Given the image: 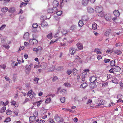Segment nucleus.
<instances>
[{
  "instance_id": "obj_44",
  "label": "nucleus",
  "mask_w": 123,
  "mask_h": 123,
  "mask_svg": "<svg viewBox=\"0 0 123 123\" xmlns=\"http://www.w3.org/2000/svg\"><path fill=\"white\" fill-rule=\"evenodd\" d=\"M6 107L5 106H4L1 109V110H0V111L1 112V113H2L3 112H4L6 110Z\"/></svg>"
},
{
  "instance_id": "obj_17",
  "label": "nucleus",
  "mask_w": 123,
  "mask_h": 123,
  "mask_svg": "<svg viewBox=\"0 0 123 123\" xmlns=\"http://www.w3.org/2000/svg\"><path fill=\"white\" fill-rule=\"evenodd\" d=\"M114 15L116 17H118L120 15V13L117 10H116L113 12Z\"/></svg>"
},
{
  "instance_id": "obj_64",
  "label": "nucleus",
  "mask_w": 123,
  "mask_h": 123,
  "mask_svg": "<svg viewBox=\"0 0 123 123\" xmlns=\"http://www.w3.org/2000/svg\"><path fill=\"white\" fill-rule=\"evenodd\" d=\"M92 103V100L91 99H90L87 101V103L89 104H91Z\"/></svg>"
},
{
  "instance_id": "obj_19",
  "label": "nucleus",
  "mask_w": 123,
  "mask_h": 123,
  "mask_svg": "<svg viewBox=\"0 0 123 123\" xmlns=\"http://www.w3.org/2000/svg\"><path fill=\"white\" fill-rule=\"evenodd\" d=\"M41 26L43 27L47 26L48 25L47 23L45 21H41Z\"/></svg>"
},
{
  "instance_id": "obj_60",
  "label": "nucleus",
  "mask_w": 123,
  "mask_h": 123,
  "mask_svg": "<svg viewBox=\"0 0 123 123\" xmlns=\"http://www.w3.org/2000/svg\"><path fill=\"white\" fill-rule=\"evenodd\" d=\"M104 61L105 63L108 62L110 61V60L109 59H105L104 60Z\"/></svg>"
},
{
  "instance_id": "obj_43",
  "label": "nucleus",
  "mask_w": 123,
  "mask_h": 123,
  "mask_svg": "<svg viewBox=\"0 0 123 123\" xmlns=\"http://www.w3.org/2000/svg\"><path fill=\"white\" fill-rule=\"evenodd\" d=\"M63 69V67L62 66H60L58 67L57 68H56V70H58L60 71L62 70Z\"/></svg>"
},
{
  "instance_id": "obj_23",
  "label": "nucleus",
  "mask_w": 123,
  "mask_h": 123,
  "mask_svg": "<svg viewBox=\"0 0 123 123\" xmlns=\"http://www.w3.org/2000/svg\"><path fill=\"white\" fill-rule=\"evenodd\" d=\"M62 41H63V42L64 43H70L72 42H69L66 38H64L63 40H62Z\"/></svg>"
},
{
  "instance_id": "obj_3",
  "label": "nucleus",
  "mask_w": 123,
  "mask_h": 123,
  "mask_svg": "<svg viewBox=\"0 0 123 123\" xmlns=\"http://www.w3.org/2000/svg\"><path fill=\"white\" fill-rule=\"evenodd\" d=\"M76 51V49L73 47L69 49V53L72 55H74Z\"/></svg>"
},
{
  "instance_id": "obj_33",
  "label": "nucleus",
  "mask_w": 123,
  "mask_h": 123,
  "mask_svg": "<svg viewBox=\"0 0 123 123\" xmlns=\"http://www.w3.org/2000/svg\"><path fill=\"white\" fill-rule=\"evenodd\" d=\"M35 94L34 92H33L32 94H30L29 96L30 98H33L35 96Z\"/></svg>"
},
{
  "instance_id": "obj_32",
  "label": "nucleus",
  "mask_w": 123,
  "mask_h": 123,
  "mask_svg": "<svg viewBox=\"0 0 123 123\" xmlns=\"http://www.w3.org/2000/svg\"><path fill=\"white\" fill-rule=\"evenodd\" d=\"M78 25L80 27L82 26L83 25V22L81 20H80L78 23Z\"/></svg>"
},
{
  "instance_id": "obj_46",
  "label": "nucleus",
  "mask_w": 123,
  "mask_h": 123,
  "mask_svg": "<svg viewBox=\"0 0 123 123\" xmlns=\"http://www.w3.org/2000/svg\"><path fill=\"white\" fill-rule=\"evenodd\" d=\"M108 83L107 82H105V83H103L102 84V86L105 87L108 86Z\"/></svg>"
},
{
  "instance_id": "obj_42",
  "label": "nucleus",
  "mask_w": 123,
  "mask_h": 123,
  "mask_svg": "<svg viewBox=\"0 0 123 123\" xmlns=\"http://www.w3.org/2000/svg\"><path fill=\"white\" fill-rule=\"evenodd\" d=\"M62 34V35H65L66 34L68 31L66 30L63 29L61 32Z\"/></svg>"
},
{
  "instance_id": "obj_30",
  "label": "nucleus",
  "mask_w": 123,
  "mask_h": 123,
  "mask_svg": "<svg viewBox=\"0 0 123 123\" xmlns=\"http://www.w3.org/2000/svg\"><path fill=\"white\" fill-rule=\"evenodd\" d=\"M47 37L49 39H51L52 38V33H51L49 34L47 36Z\"/></svg>"
},
{
  "instance_id": "obj_18",
  "label": "nucleus",
  "mask_w": 123,
  "mask_h": 123,
  "mask_svg": "<svg viewBox=\"0 0 123 123\" xmlns=\"http://www.w3.org/2000/svg\"><path fill=\"white\" fill-rule=\"evenodd\" d=\"M94 52H95L97 54H100L102 53V52L100 51V49L98 48L95 49L94 50Z\"/></svg>"
},
{
  "instance_id": "obj_13",
  "label": "nucleus",
  "mask_w": 123,
  "mask_h": 123,
  "mask_svg": "<svg viewBox=\"0 0 123 123\" xmlns=\"http://www.w3.org/2000/svg\"><path fill=\"white\" fill-rule=\"evenodd\" d=\"M89 2V0H82V3L83 5L86 6L87 5Z\"/></svg>"
},
{
  "instance_id": "obj_57",
  "label": "nucleus",
  "mask_w": 123,
  "mask_h": 123,
  "mask_svg": "<svg viewBox=\"0 0 123 123\" xmlns=\"http://www.w3.org/2000/svg\"><path fill=\"white\" fill-rule=\"evenodd\" d=\"M49 123H55L54 120L51 118H49Z\"/></svg>"
},
{
  "instance_id": "obj_38",
  "label": "nucleus",
  "mask_w": 123,
  "mask_h": 123,
  "mask_svg": "<svg viewBox=\"0 0 123 123\" xmlns=\"http://www.w3.org/2000/svg\"><path fill=\"white\" fill-rule=\"evenodd\" d=\"M65 98L64 97H62L60 98V100L61 102L63 103L65 101Z\"/></svg>"
},
{
  "instance_id": "obj_54",
  "label": "nucleus",
  "mask_w": 123,
  "mask_h": 123,
  "mask_svg": "<svg viewBox=\"0 0 123 123\" xmlns=\"http://www.w3.org/2000/svg\"><path fill=\"white\" fill-rule=\"evenodd\" d=\"M69 0H62V2L61 4V5L62 6V5H63V4L64 3L68 1Z\"/></svg>"
},
{
  "instance_id": "obj_34",
  "label": "nucleus",
  "mask_w": 123,
  "mask_h": 123,
  "mask_svg": "<svg viewBox=\"0 0 123 123\" xmlns=\"http://www.w3.org/2000/svg\"><path fill=\"white\" fill-rule=\"evenodd\" d=\"M46 17L45 16H42L40 18V19L42 20L41 21H45V20H46Z\"/></svg>"
},
{
  "instance_id": "obj_55",
  "label": "nucleus",
  "mask_w": 123,
  "mask_h": 123,
  "mask_svg": "<svg viewBox=\"0 0 123 123\" xmlns=\"http://www.w3.org/2000/svg\"><path fill=\"white\" fill-rule=\"evenodd\" d=\"M38 26L37 23H34L32 25V27L33 28H36Z\"/></svg>"
},
{
  "instance_id": "obj_16",
  "label": "nucleus",
  "mask_w": 123,
  "mask_h": 123,
  "mask_svg": "<svg viewBox=\"0 0 123 123\" xmlns=\"http://www.w3.org/2000/svg\"><path fill=\"white\" fill-rule=\"evenodd\" d=\"M113 52L114 53L117 55L121 54L122 53L120 50L118 49L115 50L113 51Z\"/></svg>"
},
{
  "instance_id": "obj_28",
  "label": "nucleus",
  "mask_w": 123,
  "mask_h": 123,
  "mask_svg": "<svg viewBox=\"0 0 123 123\" xmlns=\"http://www.w3.org/2000/svg\"><path fill=\"white\" fill-rule=\"evenodd\" d=\"M11 121V119L10 117L6 118L5 120L4 121V122L8 123L10 122Z\"/></svg>"
},
{
  "instance_id": "obj_12",
  "label": "nucleus",
  "mask_w": 123,
  "mask_h": 123,
  "mask_svg": "<svg viewBox=\"0 0 123 123\" xmlns=\"http://www.w3.org/2000/svg\"><path fill=\"white\" fill-rule=\"evenodd\" d=\"M113 69L114 71L118 72L120 71L121 68L118 66H115L114 67Z\"/></svg>"
},
{
  "instance_id": "obj_50",
  "label": "nucleus",
  "mask_w": 123,
  "mask_h": 123,
  "mask_svg": "<svg viewBox=\"0 0 123 123\" xmlns=\"http://www.w3.org/2000/svg\"><path fill=\"white\" fill-rule=\"evenodd\" d=\"M62 11H59L56 12V14L58 16L60 15L62 13Z\"/></svg>"
},
{
  "instance_id": "obj_62",
  "label": "nucleus",
  "mask_w": 123,
  "mask_h": 123,
  "mask_svg": "<svg viewBox=\"0 0 123 123\" xmlns=\"http://www.w3.org/2000/svg\"><path fill=\"white\" fill-rule=\"evenodd\" d=\"M115 105V104L114 103H113L112 102H111L110 104H109V107H111L113 106L114 105Z\"/></svg>"
},
{
  "instance_id": "obj_49",
  "label": "nucleus",
  "mask_w": 123,
  "mask_h": 123,
  "mask_svg": "<svg viewBox=\"0 0 123 123\" xmlns=\"http://www.w3.org/2000/svg\"><path fill=\"white\" fill-rule=\"evenodd\" d=\"M14 113L15 114L16 116H18V113L19 112L18 110H16L14 111Z\"/></svg>"
},
{
  "instance_id": "obj_37",
  "label": "nucleus",
  "mask_w": 123,
  "mask_h": 123,
  "mask_svg": "<svg viewBox=\"0 0 123 123\" xmlns=\"http://www.w3.org/2000/svg\"><path fill=\"white\" fill-rule=\"evenodd\" d=\"M25 68L28 70L31 71V66L30 65H27L26 66Z\"/></svg>"
},
{
  "instance_id": "obj_41",
  "label": "nucleus",
  "mask_w": 123,
  "mask_h": 123,
  "mask_svg": "<svg viewBox=\"0 0 123 123\" xmlns=\"http://www.w3.org/2000/svg\"><path fill=\"white\" fill-rule=\"evenodd\" d=\"M110 63L111 66H114L115 65V61H111L110 62Z\"/></svg>"
},
{
  "instance_id": "obj_52",
  "label": "nucleus",
  "mask_w": 123,
  "mask_h": 123,
  "mask_svg": "<svg viewBox=\"0 0 123 123\" xmlns=\"http://www.w3.org/2000/svg\"><path fill=\"white\" fill-rule=\"evenodd\" d=\"M72 73V71L70 69H69L67 70V73L68 75H69Z\"/></svg>"
},
{
  "instance_id": "obj_61",
  "label": "nucleus",
  "mask_w": 123,
  "mask_h": 123,
  "mask_svg": "<svg viewBox=\"0 0 123 123\" xmlns=\"http://www.w3.org/2000/svg\"><path fill=\"white\" fill-rule=\"evenodd\" d=\"M33 93L32 91V90H30L28 91V93L27 94V95L28 96L30 94H32Z\"/></svg>"
},
{
  "instance_id": "obj_14",
  "label": "nucleus",
  "mask_w": 123,
  "mask_h": 123,
  "mask_svg": "<svg viewBox=\"0 0 123 123\" xmlns=\"http://www.w3.org/2000/svg\"><path fill=\"white\" fill-rule=\"evenodd\" d=\"M99 27L98 25L96 23H94L92 24V28L94 30H96L97 29V26Z\"/></svg>"
},
{
  "instance_id": "obj_31",
  "label": "nucleus",
  "mask_w": 123,
  "mask_h": 123,
  "mask_svg": "<svg viewBox=\"0 0 123 123\" xmlns=\"http://www.w3.org/2000/svg\"><path fill=\"white\" fill-rule=\"evenodd\" d=\"M75 59L77 61H79L80 59V57L79 56L77 55H75Z\"/></svg>"
},
{
  "instance_id": "obj_11",
  "label": "nucleus",
  "mask_w": 123,
  "mask_h": 123,
  "mask_svg": "<svg viewBox=\"0 0 123 123\" xmlns=\"http://www.w3.org/2000/svg\"><path fill=\"white\" fill-rule=\"evenodd\" d=\"M97 78L95 76H92L90 78V80L91 82H93L96 81Z\"/></svg>"
},
{
  "instance_id": "obj_22",
  "label": "nucleus",
  "mask_w": 123,
  "mask_h": 123,
  "mask_svg": "<svg viewBox=\"0 0 123 123\" xmlns=\"http://www.w3.org/2000/svg\"><path fill=\"white\" fill-rule=\"evenodd\" d=\"M15 11V9L14 7H11L9 10V12L10 13H13Z\"/></svg>"
},
{
  "instance_id": "obj_63",
  "label": "nucleus",
  "mask_w": 123,
  "mask_h": 123,
  "mask_svg": "<svg viewBox=\"0 0 123 123\" xmlns=\"http://www.w3.org/2000/svg\"><path fill=\"white\" fill-rule=\"evenodd\" d=\"M119 84L122 89L123 88V83L122 81H120L119 82Z\"/></svg>"
},
{
  "instance_id": "obj_7",
  "label": "nucleus",
  "mask_w": 123,
  "mask_h": 123,
  "mask_svg": "<svg viewBox=\"0 0 123 123\" xmlns=\"http://www.w3.org/2000/svg\"><path fill=\"white\" fill-rule=\"evenodd\" d=\"M29 34L28 32H27L25 33L23 37L24 39L26 41H28L29 40Z\"/></svg>"
},
{
  "instance_id": "obj_25",
  "label": "nucleus",
  "mask_w": 123,
  "mask_h": 123,
  "mask_svg": "<svg viewBox=\"0 0 123 123\" xmlns=\"http://www.w3.org/2000/svg\"><path fill=\"white\" fill-rule=\"evenodd\" d=\"M87 10L88 12L90 13H92L94 12V9L91 7H89Z\"/></svg>"
},
{
  "instance_id": "obj_5",
  "label": "nucleus",
  "mask_w": 123,
  "mask_h": 123,
  "mask_svg": "<svg viewBox=\"0 0 123 123\" xmlns=\"http://www.w3.org/2000/svg\"><path fill=\"white\" fill-rule=\"evenodd\" d=\"M57 8H49L48 10V12L49 13H51L55 12L57 10Z\"/></svg>"
},
{
  "instance_id": "obj_48",
  "label": "nucleus",
  "mask_w": 123,
  "mask_h": 123,
  "mask_svg": "<svg viewBox=\"0 0 123 123\" xmlns=\"http://www.w3.org/2000/svg\"><path fill=\"white\" fill-rule=\"evenodd\" d=\"M51 101L50 98H47L45 102L46 103H48Z\"/></svg>"
},
{
  "instance_id": "obj_53",
  "label": "nucleus",
  "mask_w": 123,
  "mask_h": 123,
  "mask_svg": "<svg viewBox=\"0 0 123 123\" xmlns=\"http://www.w3.org/2000/svg\"><path fill=\"white\" fill-rule=\"evenodd\" d=\"M27 4V3H25L23 2H22L20 6V7H22V6H23V5L24 4V6H25Z\"/></svg>"
},
{
  "instance_id": "obj_2",
  "label": "nucleus",
  "mask_w": 123,
  "mask_h": 123,
  "mask_svg": "<svg viewBox=\"0 0 123 123\" xmlns=\"http://www.w3.org/2000/svg\"><path fill=\"white\" fill-rule=\"evenodd\" d=\"M54 119L58 123H59L60 122H63L64 119L62 117H60L58 115H55L54 117Z\"/></svg>"
},
{
  "instance_id": "obj_36",
  "label": "nucleus",
  "mask_w": 123,
  "mask_h": 123,
  "mask_svg": "<svg viewBox=\"0 0 123 123\" xmlns=\"http://www.w3.org/2000/svg\"><path fill=\"white\" fill-rule=\"evenodd\" d=\"M3 46L8 50L9 49L10 47L9 45H8L5 44L3 45Z\"/></svg>"
},
{
  "instance_id": "obj_58",
  "label": "nucleus",
  "mask_w": 123,
  "mask_h": 123,
  "mask_svg": "<svg viewBox=\"0 0 123 123\" xmlns=\"http://www.w3.org/2000/svg\"><path fill=\"white\" fill-rule=\"evenodd\" d=\"M66 90L65 89H63L62 90H61L60 91V92L61 93H62V94H64V93H66Z\"/></svg>"
},
{
  "instance_id": "obj_47",
  "label": "nucleus",
  "mask_w": 123,
  "mask_h": 123,
  "mask_svg": "<svg viewBox=\"0 0 123 123\" xmlns=\"http://www.w3.org/2000/svg\"><path fill=\"white\" fill-rule=\"evenodd\" d=\"M41 102L42 101L40 100L39 101L37 102L36 103V104L37 106L38 107L40 106V105L41 104Z\"/></svg>"
},
{
  "instance_id": "obj_26",
  "label": "nucleus",
  "mask_w": 123,
  "mask_h": 123,
  "mask_svg": "<svg viewBox=\"0 0 123 123\" xmlns=\"http://www.w3.org/2000/svg\"><path fill=\"white\" fill-rule=\"evenodd\" d=\"M77 70L76 69H73V74L74 75H76L77 74Z\"/></svg>"
},
{
  "instance_id": "obj_39",
  "label": "nucleus",
  "mask_w": 123,
  "mask_h": 123,
  "mask_svg": "<svg viewBox=\"0 0 123 123\" xmlns=\"http://www.w3.org/2000/svg\"><path fill=\"white\" fill-rule=\"evenodd\" d=\"M113 51V50L112 49H109L107 50L106 51V52L107 53H109L111 54L112 53Z\"/></svg>"
},
{
  "instance_id": "obj_24",
  "label": "nucleus",
  "mask_w": 123,
  "mask_h": 123,
  "mask_svg": "<svg viewBox=\"0 0 123 123\" xmlns=\"http://www.w3.org/2000/svg\"><path fill=\"white\" fill-rule=\"evenodd\" d=\"M111 31V30L110 29H108L105 33V35L106 36H108Z\"/></svg>"
},
{
  "instance_id": "obj_51",
  "label": "nucleus",
  "mask_w": 123,
  "mask_h": 123,
  "mask_svg": "<svg viewBox=\"0 0 123 123\" xmlns=\"http://www.w3.org/2000/svg\"><path fill=\"white\" fill-rule=\"evenodd\" d=\"M6 26L5 25H2L0 27V30L3 29Z\"/></svg>"
},
{
  "instance_id": "obj_29",
  "label": "nucleus",
  "mask_w": 123,
  "mask_h": 123,
  "mask_svg": "<svg viewBox=\"0 0 123 123\" xmlns=\"http://www.w3.org/2000/svg\"><path fill=\"white\" fill-rule=\"evenodd\" d=\"M112 82L114 83L118 84V81L116 78H114L113 80H112Z\"/></svg>"
},
{
  "instance_id": "obj_8",
  "label": "nucleus",
  "mask_w": 123,
  "mask_h": 123,
  "mask_svg": "<svg viewBox=\"0 0 123 123\" xmlns=\"http://www.w3.org/2000/svg\"><path fill=\"white\" fill-rule=\"evenodd\" d=\"M103 10V8L101 7H99V6L97 7L95 9V11L97 13H98L101 12Z\"/></svg>"
},
{
  "instance_id": "obj_4",
  "label": "nucleus",
  "mask_w": 123,
  "mask_h": 123,
  "mask_svg": "<svg viewBox=\"0 0 123 123\" xmlns=\"http://www.w3.org/2000/svg\"><path fill=\"white\" fill-rule=\"evenodd\" d=\"M38 42L37 41L35 38L31 39L30 40V43L32 45L36 44H37Z\"/></svg>"
},
{
  "instance_id": "obj_21",
  "label": "nucleus",
  "mask_w": 123,
  "mask_h": 123,
  "mask_svg": "<svg viewBox=\"0 0 123 123\" xmlns=\"http://www.w3.org/2000/svg\"><path fill=\"white\" fill-rule=\"evenodd\" d=\"M87 86V83L86 82H84L82 83L80 86V87H82L83 88H85Z\"/></svg>"
},
{
  "instance_id": "obj_27",
  "label": "nucleus",
  "mask_w": 123,
  "mask_h": 123,
  "mask_svg": "<svg viewBox=\"0 0 123 123\" xmlns=\"http://www.w3.org/2000/svg\"><path fill=\"white\" fill-rule=\"evenodd\" d=\"M98 16L101 17H103L104 16V12L102 11L100 13H99L98 14Z\"/></svg>"
},
{
  "instance_id": "obj_56",
  "label": "nucleus",
  "mask_w": 123,
  "mask_h": 123,
  "mask_svg": "<svg viewBox=\"0 0 123 123\" xmlns=\"http://www.w3.org/2000/svg\"><path fill=\"white\" fill-rule=\"evenodd\" d=\"M58 79V78L56 76H54L53 78V81H54L57 80Z\"/></svg>"
},
{
  "instance_id": "obj_9",
  "label": "nucleus",
  "mask_w": 123,
  "mask_h": 123,
  "mask_svg": "<svg viewBox=\"0 0 123 123\" xmlns=\"http://www.w3.org/2000/svg\"><path fill=\"white\" fill-rule=\"evenodd\" d=\"M59 5V2L56 0H54L53 3V5L54 6L53 8H57V7Z\"/></svg>"
},
{
  "instance_id": "obj_20",
  "label": "nucleus",
  "mask_w": 123,
  "mask_h": 123,
  "mask_svg": "<svg viewBox=\"0 0 123 123\" xmlns=\"http://www.w3.org/2000/svg\"><path fill=\"white\" fill-rule=\"evenodd\" d=\"M1 10L2 12H5L8 11L9 10L7 7H6L2 8L1 9Z\"/></svg>"
},
{
  "instance_id": "obj_1",
  "label": "nucleus",
  "mask_w": 123,
  "mask_h": 123,
  "mask_svg": "<svg viewBox=\"0 0 123 123\" xmlns=\"http://www.w3.org/2000/svg\"><path fill=\"white\" fill-rule=\"evenodd\" d=\"M63 35L61 32H57L55 35V38L57 37L55 39V40L53 41L52 40H51L50 43V44H51L52 43L56 41L58 39H59Z\"/></svg>"
},
{
  "instance_id": "obj_59",
  "label": "nucleus",
  "mask_w": 123,
  "mask_h": 123,
  "mask_svg": "<svg viewBox=\"0 0 123 123\" xmlns=\"http://www.w3.org/2000/svg\"><path fill=\"white\" fill-rule=\"evenodd\" d=\"M103 101H102V102H100L99 101H98V103H96L97 105L100 106L103 105Z\"/></svg>"
},
{
  "instance_id": "obj_35",
  "label": "nucleus",
  "mask_w": 123,
  "mask_h": 123,
  "mask_svg": "<svg viewBox=\"0 0 123 123\" xmlns=\"http://www.w3.org/2000/svg\"><path fill=\"white\" fill-rule=\"evenodd\" d=\"M63 85L67 87H69L70 86V84L68 82H66L63 84Z\"/></svg>"
},
{
  "instance_id": "obj_10",
  "label": "nucleus",
  "mask_w": 123,
  "mask_h": 123,
  "mask_svg": "<svg viewBox=\"0 0 123 123\" xmlns=\"http://www.w3.org/2000/svg\"><path fill=\"white\" fill-rule=\"evenodd\" d=\"M34 116H31L29 118L30 121L31 123L36 120V116L34 114Z\"/></svg>"
},
{
  "instance_id": "obj_45",
  "label": "nucleus",
  "mask_w": 123,
  "mask_h": 123,
  "mask_svg": "<svg viewBox=\"0 0 123 123\" xmlns=\"http://www.w3.org/2000/svg\"><path fill=\"white\" fill-rule=\"evenodd\" d=\"M11 105H13V106H14L15 105L16 102L14 100H12L11 101Z\"/></svg>"
},
{
  "instance_id": "obj_15",
  "label": "nucleus",
  "mask_w": 123,
  "mask_h": 123,
  "mask_svg": "<svg viewBox=\"0 0 123 123\" xmlns=\"http://www.w3.org/2000/svg\"><path fill=\"white\" fill-rule=\"evenodd\" d=\"M76 45L77 47L80 50H81L83 49V47L82 45L81 44V43H77Z\"/></svg>"
},
{
  "instance_id": "obj_6",
  "label": "nucleus",
  "mask_w": 123,
  "mask_h": 123,
  "mask_svg": "<svg viewBox=\"0 0 123 123\" xmlns=\"http://www.w3.org/2000/svg\"><path fill=\"white\" fill-rule=\"evenodd\" d=\"M105 17L107 21H109L111 19V15L109 13L105 15Z\"/></svg>"
},
{
  "instance_id": "obj_40",
  "label": "nucleus",
  "mask_w": 123,
  "mask_h": 123,
  "mask_svg": "<svg viewBox=\"0 0 123 123\" xmlns=\"http://www.w3.org/2000/svg\"><path fill=\"white\" fill-rule=\"evenodd\" d=\"M6 113L7 115H10L12 113V112L10 110H8L6 111Z\"/></svg>"
}]
</instances>
